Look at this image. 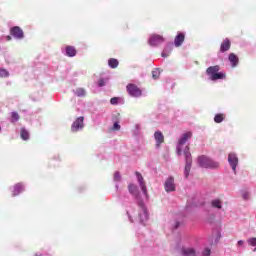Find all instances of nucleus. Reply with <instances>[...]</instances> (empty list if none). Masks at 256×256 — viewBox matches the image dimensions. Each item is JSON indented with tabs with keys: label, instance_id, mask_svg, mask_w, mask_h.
<instances>
[{
	"label": "nucleus",
	"instance_id": "nucleus-1",
	"mask_svg": "<svg viewBox=\"0 0 256 256\" xmlns=\"http://www.w3.org/2000/svg\"><path fill=\"white\" fill-rule=\"evenodd\" d=\"M198 165H200V167H203L204 169H217V167H219L218 162L213 161L207 156L198 157Z\"/></svg>",
	"mask_w": 256,
	"mask_h": 256
},
{
	"label": "nucleus",
	"instance_id": "nucleus-2",
	"mask_svg": "<svg viewBox=\"0 0 256 256\" xmlns=\"http://www.w3.org/2000/svg\"><path fill=\"white\" fill-rule=\"evenodd\" d=\"M184 156L186 161V165L184 168V177L187 179V177H189V173L191 172V165L193 163V159L191 158V152L189 151V146L185 147Z\"/></svg>",
	"mask_w": 256,
	"mask_h": 256
},
{
	"label": "nucleus",
	"instance_id": "nucleus-3",
	"mask_svg": "<svg viewBox=\"0 0 256 256\" xmlns=\"http://www.w3.org/2000/svg\"><path fill=\"white\" fill-rule=\"evenodd\" d=\"M191 137H193V133H191V132H186V133L182 134V136L178 140V144L176 147L177 155H181V152L183 151V145H185L187 143V141H189V139H191Z\"/></svg>",
	"mask_w": 256,
	"mask_h": 256
},
{
	"label": "nucleus",
	"instance_id": "nucleus-4",
	"mask_svg": "<svg viewBox=\"0 0 256 256\" xmlns=\"http://www.w3.org/2000/svg\"><path fill=\"white\" fill-rule=\"evenodd\" d=\"M138 207L140 209L139 221L143 224L149 219V213L147 212V208H145V203H143V201L138 202Z\"/></svg>",
	"mask_w": 256,
	"mask_h": 256
},
{
	"label": "nucleus",
	"instance_id": "nucleus-5",
	"mask_svg": "<svg viewBox=\"0 0 256 256\" xmlns=\"http://www.w3.org/2000/svg\"><path fill=\"white\" fill-rule=\"evenodd\" d=\"M228 163L230 167L232 168V171L234 173H237V165H239V158H237V154L230 153L228 155Z\"/></svg>",
	"mask_w": 256,
	"mask_h": 256
},
{
	"label": "nucleus",
	"instance_id": "nucleus-6",
	"mask_svg": "<svg viewBox=\"0 0 256 256\" xmlns=\"http://www.w3.org/2000/svg\"><path fill=\"white\" fill-rule=\"evenodd\" d=\"M127 91L131 97H141L142 95L141 89H139V87L135 86L134 84H129L127 86Z\"/></svg>",
	"mask_w": 256,
	"mask_h": 256
},
{
	"label": "nucleus",
	"instance_id": "nucleus-7",
	"mask_svg": "<svg viewBox=\"0 0 256 256\" xmlns=\"http://www.w3.org/2000/svg\"><path fill=\"white\" fill-rule=\"evenodd\" d=\"M163 41H164V39L162 38V36L154 34V35L150 36L148 43H149V45H151V47H157V45H161V43H163Z\"/></svg>",
	"mask_w": 256,
	"mask_h": 256
},
{
	"label": "nucleus",
	"instance_id": "nucleus-8",
	"mask_svg": "<svg viewBox=\"0 0 256 256\" xmlns=\"http://www.w3.org/2000/svg\"><path fill=\"white\" fill-rule=\"evenodd\" d=\"M136 177L138 179V183L142 190V193H143L144 197L147 199V197H148L147 196V186L145 185V180H143V176L139 172H136Z\"/></svg>",
	"mask_w": 256,
	"mask_h": 256
},
{
	"label": "nucleus",
	"instance_id": "nucleus-9",
	"mask_svg": "<svg viewBox=\"0 0 256 256\" xmlns=\"http://www.w3.org/2000/svg\"><path fill=\"white\" fill-rule=\"evenodd\" d=\"M83 121H84V118L83 116H81L73 122L71 129L74 133H76V131H79L80 129H83L84 127Z\"/></svg>",
	"mask_w": 256,
	"mask_h": 256
},
{
	"label": "nucleus",
	"instance_id": "nucleus-10",
	"mask_svg": "<svg viewBox=\"0 0 256 256\" xmlns=\"http://www.w3.org/2000/svg\"><path fill=\"white\" fill-rule=\"evenodd\" d=\"M165 190L167 193H171V191H175V179L173 177H169L165 182Z\"/></svg>",
	"mask_w": 256,
	"mask_h": 256
},
{
	"label": "nucleus",
	"instance_id": "nucleus-11",
	"mask_svg": "<svg viewBox=\"0 0 256 256\" xmlns=\"http://www.w3.org/2000/svg\"><path fill=\"white\" fill-rule=\"evenodd\" d=\"M10 33L13 37H15V39H23L24 34H23V30L21 28H19V26H15L10 30Z\"/></svg>",
	"mask_w": 256,
	"mask_h": 256
},
{
	"label": "nucleus",
	"instance_id": "nucleus-12",
	"mask_svg": "<svg viewBox=\"0 0 256 256\" xmlns=\"http://www.w3.org/2000/svg\"><path fill=\"white\" fill-rule=\"evenodd\" d=\"M182 256H197L195 254V249L191 247H182L181 249Z\"/></svg>",
	"mask_w": 256,
	"mask_h": 256
},
{
	"label": "nucleus",
	"instance_id": "nucleus-13",
	"mask_svg": "<svg viewBox=\"0 0 256 256\" xmlns=\"http://www.w3.org/2000/svg\"><path fill=\"white\" fill-rule=\"evenodd\" d=\"M183 41H185V34L180 32L175 37V40H174L175 47H181V45H183Z\"/></svg>",
	"mask_w": 256,
	"mask_h": 256
},
{
	"label": "nucleus",
	"instance_id": "nucleus-14",
	"mask_svg": "<svg viewBox=\"0 0 256 256\" xmlns=\"http://www.w3.org/2000/svg\"><path fill=\"white\" fill-rule=\"evenodd\" d=\"M229 49H231V41H229V39L226 38L221 44L220 51L222 53H225V51H229Z\"/></svg>",
	"mask_w": 256,
	"mask_h": 256
},
{
	"label": "nucleus",
	"instance_id": "nucleus-15",
	"mask_svg": "<svg viewBox=\"0 0 256 256\" xmlns=\"http://www.w3.org/2000/svg\"><path fill=\"white\" fill-rule=\"evenodd\" d=\"M154 137L157 147H159V145L163 143V141H165V137L163 136V133H161V131L155 132Z\"/></svg>",
	"mask_w": 256,
	"mask_h": 256
},
{
	"label": "nucleus",
	"instance_id": "nucleus-16",
	"mask_svg": "<svg viewBox=\"0 0 256 256\" xmlns=\"http://www.w3.org/2000/svg\"><path fill=\"white\" fill-rule=\"evenodd\" d=\"M22 191H25V186H23L21 183H18L14 186V190H13V197H17V195H19V193H22Z\"/></svg>",
	"mask_w": 256,
	"mask_h": 256
},
{
	"label": "nucleus",
	"instance_id": "nucleus-17",
	"mask_svg": "<svg viewBox=\"0 0 256 256\" xmlns=\"http://www.w3.org/2000/svg\"><path fill=\"white\" fill-rule=\"evenodd\" d=\"M207 75H210V79L211 77H213V75L219 73V66H210L207 70H206Z\"/></svg>",
	"mask_w": 256,
	"mask_h": 256
},
{
	"label": "nucleus",
	"instance_id": "nucleus-18",
	"mask_svg": "<svg viewBox=\"0 0 256 256\" xmlns=\"http://www.w3.org/2000/svg\"><path fill=\"white\" fill-rule=\"evenodd\" d=\"M66 55L68 57H75V55H77V50H75V47H73V46H67L66 47Z\"/></svg>",
	"mask_w": 256,
	"mask_h": 256
},
{
	"label": "nucleus",
	"instance_id": "nucleus-19",
	"mask_svg": "<svg viewBox=\"0 0 256 256\" xmlns=\"http://www.w3.org/2000/svg\"><path fill=\"white\" fill-rule=\"evenodd\" d=\"M229 61L232 65V67H237V63H239V58L234 53H231L229 55Z\"/></svg>",
	"mask_w": 256,
	"mask_h": 256
},
{
	"label": "nucleus",
	"instance_id": "nucleus-20",
	"mask_svg": "<svg viewBox=\"0 0 256 256\" xmlns=\"http://www.w3.org/2000/svg\"><path fill=\"white\" fill-rule=\"evenodd\" d=\"M171 51H173V44H167L162 52V57H169Z\"/></svg>",
	"mask_w": 256,
	"mask_h": 256
},
{
	"label": "nucleus",
	"instance_id": "nucleus-21",
	"mask_svg": "<svg viewBox=\"0 0 256 256\" xmlns=\"http://www.w3.org/2000/svg\"><path fill=\"white\" fill-rule=\"evenodd\" d=\"M211 206L214 207V209H222L223 202L220 199H214L211 201Z\"/></svg>",
	"mask_w": 256,
	"mask_h": 256
},
{
	"label": "nucleus",
	"instance_id": "nucleus-22",
	"mask_svg": "<svg viewBox=\"0 0 256 256\" xmlns=\"http://www.w3.org/2000/svg\"><path fill=\"white\" fill-rule=\"evenodd\" d=\"M108 65L111 69H116L119 66V61L115 58H111L108 60Z\"/></svg>",
	"mask_w": 256,
	"mask_h": 256
},
{
	"label": "nucleus",
	"instance_id": "nucleus-23",
	"mask_svg": "<svg viewBox=\"0 0 256 256\" xmlns=\"http://www.w3.org/2000/svg\"><path fill=\"white\" fill-rule=\"evenodd\" d=\"M225 74H223L222 72H216V74L211 76V81H217V79H224Z\"/></svg>",
	"mask_w": 256,
	"mask_h": 256
},
{
	"label": "nucleus",
	"instance_id": "nucleus-24",
	"mask_svg": "<svg viewBox=\"0 0 256 256\" xmlns=\"http://www.w3.org/2000/svg\"><path fill=\"white\" fill-rule=\"evenodd\" d=\"M111 105H119V103H123V98L121 97H114L110 99Z\"/></svg>",
	"mask_w": 256,
	"mask_h": 256
},
{
	"label": "nucleus",
	"instance_id": "nucleus-25",
	"mask_svg": "<svg viewBox=\"0 0 256 256\" xmlns=\"http://www.w3.org/2000/svg\"><path fill=\"white\" fill-rule=\"evenodd\" d=\"M128 189H129L131 195H134L135 197H137V187L135 186V184H130L128 186Z\"/></svg>",
	"mask_w": 256,
	"mask_h": 256
},
{
	"label": "nucleus",
	"instance_id": "nucleus-26",
	"mask_svg": "<svg viewBox=\"0 0 256 256\" xmlns=\"http://www.w3.org/2000/svg\"><path fill=\"white\" fill-rule=\"evenodd\" d=\"M20 135H21V139H23L24 141H27V139H29V132L24 128L21 130Z\"/></svg>",
	"mask_w": 256,
	"mask_h": 256
},
{
	"label": "nucleus",
	"instance_id": "nucleus-27",
	"mask_svg": "<svg viewBox=\"0 0 256 256\" xmlns=\"http://www.w3.org/2000/svg\"><path fill=\"white\" fill-rule=\"evenodd\" d=\"M19 121V113L12 112L11 113V123H17Z\"/></svg>",
	"mask_w": 256,
	"mask_h": 256
},
{
	"label": "nucleus",
	"instance_id": "nucleus-28",
	"mask_svg": "<svg viewBox=\"0 0 256 256\" xmlns=\"http://www.w3.org/2000/svg\"><path fill=\"white\" fill-rule=\"evenodd\" d=\"M75 95H77V97H85V89L83 88L76 89Z\"/></svg>",
	"mask_w": 256,
	"mask_h": 256
},
{
	"label": "nucleus",
	"instance_id": "nucleus-29",
	"mask_svg": "<svg viewBox=\"0 0 256 256\" xmlns=\"http://www.w3.org/2000/svg\"><path fill=\"white\" fill-rule=\"evenodd\" d=\"M159 75H161V70H159L158 68L154 69L152 71V77L153 79H159Z\"/></svg>",
	"mask_w": 256,
	"mask_h": 256
},
{
	"label": "nucleus",
	"instance_id": "nucleus-30",
	"mask_svg": "<svg viewBox=\"0 0 256 256\" xmlns=\"http://www.w3.org/2000/svg\"><path fill=\"white\" fill-rule=\"evenodd\" d=\"M247 243L248 245H250V247H256V238L255 237L249 238L247 240Z\"/></svg>",
	"mask_w": 256,
	"mask_h": 256
},
{
	"label": "nucleus",
	"instance_id": "nucleus-31",
	"mask_svg": "<svg viewBox=\"0 0 256 256\" xmlns=\"http://www.w3.org/2000/svg\"><path fill=\"white\" fill-rule=\"evenodd\" d=\"M214 121H215V123H222V122H223V115L217 114V115L214 117Z\"/></svg>",
	"mask_w": 256,
	"mask_h": 256
},
{
	"label": "nucleus",
	"instance_id": "nucleus-32",
	"mask_svg": "<svg viewBox=\"0 0 256 256\" xmlns=\"http://www.w3.org/2000/svg\"><path fill=\"white\" fill-rule=\"evenodd\" d=\"M0 77H9V71L0 68Z\"/></svg>",
	"mask_w": 256,
	"mask_h": 256
},
{
	"label": "nucleus",
	"instance_id": "nucleus-33",
	"mask_svg": "<svg viewBox=\"0 0 256 256\" xmlns=\"http://www.w3.org/2000/svg\"><path fill=\"white\" fill-rule=\"evenodd\" d=\"M106 83L107 79L101 78L100 80H98V87H105Z\"/></svg>",
	"mask_w": 256,
	"mask_h": 256
},
{
	"label": "nucleus",
	"instance_id": "nucleus-34",
	"mask_svg": "<svg viewBox=\"0 0 256 256\" xmlns=\"http://www.w3.org/2000/svg\"><path fill=\"white\" fill-rule=\"evenodd\" d=\"M250 194L247 191L242 192V198L244 201H249Z\"/></svg>",
	"mask_w": 256,
	"mask_h": 256
},
{
	"label": "nucleus",
	"instance_id": "nucleus-35",
	"mask_svg": "<svg viewBox=\"0 0 256 256\" xmlns=\"http://www.w3.org/2000/svg\"><path fill=\"white\" fill-rule=\"evenodd\" d=\"M210 255H211V249L205 248V249L202 251V256H210Z\"/></svg>",
	"mask_w": 256,
	"mask_h": 256
},
{
	"label": "nucleus",
	"instance_id": "nucleus-36",
	"mask_svg": "<svg viewBox=\"0 0 256 256\" xmlns=\"http://www.w3.org/2000/svg\"><path fill=\"white\" fill-rule=\"evenodd\" d=\"M114 181H121V174H119V172H115Z\"/></svg>",
	"mask_w": 256,
	"mask_h": 256
},
{
	"label": "nucleus",
	"instance_id": "nucleus-37",
	"mask_svg": "<svg viewBox=\"0 0 256 256\" xmlns=\"http://www.w3.org/2000/svg\"><path fill=\"white\" fill-rule=\"evenodd\" d=\"M113 129L114 131H119V129H121V126L119 125V123L115 122L113 125Z\"/></svg>",
	"mask_w": 256,
	"mask_h": 256
},
{
	"label": "nucleus",
	"instance_id": "nucleus-38",
	"mask_svg": "<svg viewBox=\"0 0 256 256\" xmlns=\"http://www.w3.org/2000/svg\"><path fill=\"white\" fill-rule=\"evenodd\" d=\"M237 245H238V247H243V245H245V241L239 240Z\"/></svg>",
	"mask_w": 256,
	"mask_h": 256
},
{
	"label": "nucleus",
	"instance_id": "nucleus-39",
	"mask_svg": "<svg viewBox=\"0 0 256 256\" xmlns=\"http://www.w3.org/2000/svg\"><path fill=\"white\" fill-rule=\"evenodd\" d=\"M127 215L129 217L130 222L133 223V219L131 218V214H129V211H127Z\"/></svg>",
	"mask_w": 256,
	"mask_h": 256
},
{
	"label": "nucleus",
	"instance_id": "nucleus-40",
	"mask_svg": "<svg viewBox=\"0 0 256 256\" xmlns=\"http://www.w3.org/2000/svg\"><path fill=\"white\" fill-rule=\"evenodd\" d=\"M179 225H180V223H179V222H176V224H175V229H178Z\"/></svg>",
	"mask_w": 256,
	"mask_h": 256
},
{
	"label": "nucleus",
	"instance_id": "nucleus-41",
	"mask_svg": "<svg viewBox=\"0 0 256 256\" xmlns=\"http://www.w3.org/2000/svg\"><path fill=\"white\" fill-rule=\"evenodd\" d=\"M254 252L256 251V248H254V250H253Z\"/></svg>",
	"mask_w": 256,
	"mask_h": 256
},
{
	"label": "nucleus",
	"instance_id": "nucleus-42",
	"mask_svg": "<svg viewBox=\"0 0 256 256\" xmlns=\"http://www.w3.org/2000/svg\"><path fill=\"white\" fill-rule=\"evenodd\" d=\"M0 131H1V126H0Z\"/></svg>",
	"mask_w": 256,
	"mask_h": 256
}]
</instances>
